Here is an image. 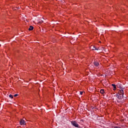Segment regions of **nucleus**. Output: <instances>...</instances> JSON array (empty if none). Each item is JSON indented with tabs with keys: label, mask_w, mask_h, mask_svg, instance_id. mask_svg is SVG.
<instances>
[{
	"label": "nucleus",
	"mask_w": 128,
	"mask_h": 128,
	"mask_svg": "<svg viewBox=\"0 0 128 128\" xmlns=\"http://www.w3.org/2000/svg\"><path fill=\"white\" fill-rule=\"evenodd\" d=\"M118 94H119L118 98H124V90L122 89H120L118 92Z\"/></svg>",
	"instance_id": "nucleus-1"
},
{
	"label": "nucleus",
	"mask_w": 128,
	"mask_h": 128,
	"mask_svg": "<svg viewBox=\"0 0 128 128\" xmlns=\"http://www.w3.org/2000/svg\"><path fill=\"white\" fill-rule=\"evenodd\" d=\"M71 124L74 126H75V128H79L78 124L76 123V121L71 122Z\"/></svg>",
	"instance_id": "nucleus-2"
},
{
	"label": "nucleus",
	"mask_w": 128,
	"mask_h": 128,
	"mask_svg": "<svg viewBox=\"0 0 128 128\" xmlns=\"http://www.w3.org/2000/svg\"><path fill=\"white\" fill-rule=\"evenodd\" d=\"M20 122V126H25L26 124V121H24V120L23 119H21Z\"/></svg>",
	"instance_id": "nucleus-3"
},
{
	"label": "nucleus",
	"mask_w": 128,
	"mask_h": 128,
	"mask_svg": "<svg viewBox=\"0 0 128 128\" xmlns=\"http://www.w3.org/2000/svg\"><path fill=\"white\" fill-rule=\"evenodd\" d=\"M94 66H100V64L98 63V62H94Z\"/></svg>",
	"instance_id": "nucleus-4"
},
{
	"label": "nucleus",
	"mask_w": 128,
	"mask_h": 128,
	"mask_svg": "<svg viewBox=\"0 0 128 128\" xmlns=\"http://www.w3.org/2000/svg\"><path fill=\"white\" fill-rule=\"evenodd\" d=\"M100 92L102 94H104V92H104V89H101L100 90Z\"/></svg>",
	"instance_id": "nucleus-5"
},
{
	"label": "nucleus",
	"mask_w": 128,
	"mask_h": 128,
	"mask_svg": "<svg viewBox=\"0 0 128 128\" xmlns=\"http://www.w3.org/2000/svg\"><path fill=\"white\" fill-rule=\"evenodd\" d=\"M112 86L114 88V90H116V86L114 84H112Z\"/></svg>",
	"instance_id": "nucleus-6"
},
{
	"label": "nucleus",
	"mask_w": 128,
	"mask_h": 128,
	"mask_svg": "<svg viewBox=\"0 0 128 128\" xmlns=\"http://www.w3.org/2000/svg\"><path fill=\"white\" fill-rule=\"evenodd\" d=\"M34 30V26H30L29 28H28V30Z\"/></svg>",
	"instance_id": "nucleus-7"
},
{
	"label": "nucleus",
	"mask_w": 128,
	"mask_h": 128,
	"mask_svg": "<svg viewBox=\"0 0 128 128\" xmlns=\"http://www.w3.org/2000/svg\"><path fill=\"white\" fill-rule=\"evenodd\" d=\"M9 97L10 98H14V96H12V94H10Z\"/></svg>",
	"instance_id": "nucleus-8"
},
{
	"label": "nucleus",
	"mask_w": 128,
	"mask_h": 128,
	"mask_svg": "<svg viewBox=\"0 0 128 128\" xmlns=\"http://www.w3.org/2000/svg\"><path fill=\"white\" fill-rule=\"evenodd\" d=\"M83 93H84V92H80V94H81V95H82V94H83Z\"/></svg>",
	"instance_id": "nucleus-9"
},
{
	"label": "nucleus",
	"mask_w": 128,
	"mask_h": 128,
	"mask_svg": "<svg viewBox=\"0 0 128 128\" xmlns=\"http://www.w3.org/2000/svg\"><path fill=\"white\" fill-rule=\"evenodd\" d=\"M94 48H93L92 50H96V47H94V46H93Z\"/></svg>",
	"instance_id": "nucleus-10"
},
{
	"label": "nucleus",
	"mask_w": 128,
	"mask_h": 128,
	"mask_svg": "<svg viewBox=\"0 0 128 128\" xmlns=\"http://www.w3.org/2000/svg\"><path fill=\"white\" fill-rule=\"evenodd\" d=\"M18 96V94H16L14 95V96Z\"/></svg>",
	"instance_id": "nucleus-11"
}]
</instances>
